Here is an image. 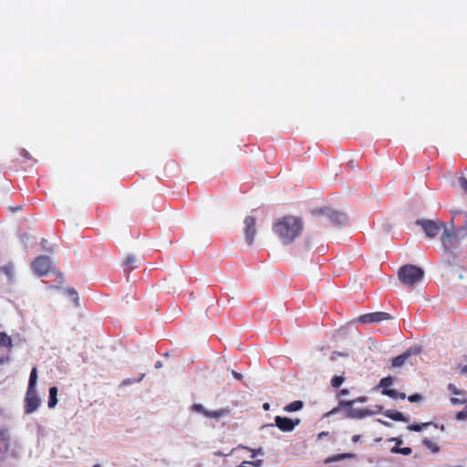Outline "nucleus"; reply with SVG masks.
I'll return each mask as SVG.
<instances>
[{"mask_svg":"<svg viewBox=\"0 0 467 467\" xmlns=\"http://www.w3.org/2000/svg\"><path fill=\"white\" fill-rule=\"evenodd\" d=\"M459 185L462 191L467 193V179L465 177L459 178Z\"/></svg>","mask_w":467,"mask_h":467,"instance_id":"obj_27","label":"nucleus"},{"mask_svg":"<svg viewBox=\"0 0 467 467\" xmlns=\"http://www.w3.org/2000/svg\"><path fill=\"white\" fill-rule=\"evenodd\" d=\"M313 215H324L335 225H343L348 222L345 213H339L329 208L316 209L312 212Z\"/></svg>","mask_w":467,"mask_h":467,"instance_id":"obj_5","label":"nucleus"},{"mask_svg":"<svg viewBox=\"0 0 467 467\" xmlns=\"http://www.w3.org/2000/svg\"><path fill=\"white\" fill-rule=\"evenodd\" d=\"M384 415L393 420H396V421H403V422H408L409 421V419L406 418L403 413L400 412V411H397V410H388L384 412Z\"/></svg>","mask_w":467,"mask_h":467,"instance_id":"obj_13","label":"nucleus"},{"mask_svg":"<svg viewBox=\"0 0 467 467\" xmlns=\"http://www.w3.org/2000/svg\"><path fill=\"white\" fill-rule=\"evenodd\" d=\"M358 400H359V401H364V400H365V398L359 399Z\"/></svg>","mask_w":467,"mask_h":467,"instance_id":"obj_44","label":"nucleus"},{"mask_svg":"<svg viewBox=\"0 0 467 467\" xmlns=\"http://www.w3.org/2000/svg\"><path fill=\"white\" fill-rule=\"evenodd\" d=\"M67 294L74 297L75 300H78V293L75 289L69 288L67 289Z\"/></svg>","mask_w":467,"mask_h":467,"instance_id":"obj_32","label":"nucleus"},{"mask_svg":"<svg viewBox=\"0 0 467 467\" xmlns=\"http://www.w3.org/2000/svg\"><path fill=\"white\" fill-rule=\"evenodd\" d=\"M393 381L394 379L390 376L383 378L380 379L379 387L382 388L383 389H389V387L393 384Z\"/></svg>","mask_w":467,"mask_h":467,"instance_id":"obj_21","label":"nucleus"},{"mask_svg":"<svg viewBox=\"0 0 467 467\" xmlns=\"http://www.w3.org/2000/svg\"><path fill=\"white\" fill-rule=\"evenodd\" d=\"M359 440H360V435L356 434V435L352 436V441L353 442H358Z\"/></svg>","mask_w":467,"mask_h":467,"instance_id":"obj_38","label":"nucleus"},{"mask_svg":"<svg viewBox=\"0 0 467 467\" xmlns=\"http://www.w3.org/2000/svg\"><path fill=\"white\" fill-rule=\"evenodd\" d=\"M0 347L6 348L9 350L13 348L12 338L5 332H0Z\"/></svg>","mask_w":467,"mask_h":467,"instance_id":"obj_15","label":"nucleus"},{"mask_svg":"<svg viewBox=\"0 0 467 467\" xmlns=\"http://www.w3.org/2000/svg\"><path fill=\"white\" fill-rule=\"evenodd\" d=\"M459 234H462V237H467V214H466V220L464 222V224L459 228Z\"/></svg>","mask_w":467,"mask_h":467,"instance_id":"obj_28","label":"nucleus"},{"mask_svg":"<svg viewBox=\"0 0 467 467\" xmlns=\"http://www.w3.org/2000/svg\"><path fill=\"white\" fill-rule=\"evenodd\" d=\"M31 267L37 275H46L52 268L51 260L46 255L38 256L32 262Z\"/></svg>","mask_w":467,"mask_h":467,"instance_id":"obj_8","label":"nucleus"},{"mask_svg":"<svg viewBox=\"0 0 467 467\" xmlns=\"http://www.w3.org/2000/svg\"><path fill=\"white\" fill-rule=\"evenodd\" d=\"M36 380L37 370L36 368H33L30 372L28 387L25 398L24 410L26 414H31L35 412L41 403L36 389Z\"/></svg>","mask_w":467,"mask_h":467,"instance_id":"obj_2","label":"nucleus"},{"mask_svg":"<svg viewBox=\"0 0 467 467\" xmlns=\"http://www.w3.org/2000/svg\"><path fill=\"white\" fill-rule=\"evenodd\" d=\"M9 441L8 434L5 430H0V443L7 444Z\"/></svg>","mask_w":467,"mask_h":467,"instance_id":"obj_25","label":"nucleus"},{"mask_svg":"<svg viewBox=\"0 0 467 467\" xmlns=\"http://www.w3.org/2000/svg\"><path fill=\"white\" fill-rule=\"evenodd\" d=\"M345 378L342 376H334L331 379V386L333 388H339L341 384L344 382Z\"/></svg>","mask_w":467,"mask_h":467,"instance_id":"obj_24","label":"nucleus"},{"mask_svg":"<svg viewBox=\"0 0 467 467\" xmlns=\"http://www.w3.org/2000/svg\"><path fill=\"white\" fill-rule=\"evenodd\" d=\"M319 436H325V432L319 433Z\"/></svg>","mask_w":467,"mask_h":467,"instance_id":"obj_46","label":"nucleus"},{"mask_svg":"<svg viewBox=\"0 0 467 467\" xmlns=\"http://www.w3.org/2000/svg\"><path fill=\"white\" fill-rule=\"evenodd\" d=\"M137 258L134 256V255H129L127 256V258L125 259V262H124V265L126 266H130L128 271L130 272L131 270L135 269L138 267L137 265H135L137 263Z\"/></svg>","mask_w":467,"mask_h":467,"instance_id":"obj_19","label":"nucleus"},{"mask_svg":"<svg viewBox=\"0 0 467 467\" xmlns=\"http://www.w3.org/2000/svg\"><path fill=\"white\" fill-rule=\"evenodd\" d=\"M232 375L234 377V379H236L237 380H241L243 379V376L241 373L235 371V370H233L232 371Z\"/></svg>","mask_w":467,"mask_h":467,"instance_id":"obj_33","label":"nucleus"},{"mask_svg":"<svg viewBox=\"0 0 467 467\" xmlns=\"http://www.w3.org/2000/svg\"><path fill=\"white\" fill-rule=\"evenodd\" d=\"M462 373H467V366L462 368Z\"/></svg>","mask_w":467,"mask_h":467,"instance_id":"obj_42","label":"nucleus"},{"mask_svg":"<svg viewBox=\"0 0 467 467\" xmlns=\"http://www.w3.org/2000/svg\"><path fill=\"white\" fill-rule=\"evenodd\" d=\"M432 422H424V423H412L407 426V429L411 431H420L423 430V428L428 427L431 425Z\"/></svg>","mask_w":467,"mask_h":467,"instance_id":"obj_20","label":"nucleus"},{"mask_svg":"<svg viewBox=\"0 0 467 467\" xmlns=\"http://www.w3.org/2000/svg\"><path fill=\"white\" fill-rule=\"evenodd\" d=\"M409 401L410 402H418L422 400L421 395L415 393L408 397Z\"/></svg>","mask_w":467,"mask_h":467,"instance_id":"obj_29","label":"nucleus"},{"mask_svg":"<svg viewBox=\"0 0 467 467\" xmlns=\"http://www.w3.org/2000/svg\"><path fill=\"white\" fill-rule=\"evenodd\" d=\"M275 421L276 427L285 432L292 431L300 423L299 419L291 420L282 416H275Z\"/></svg>","mask_w":467,"mask_h":467,"instance_id":"obj_11","label":"nucleus"},{"mask_svg":"<svg viewBox=\"0 0 467 467\" xmlns=\"http://www.w3.org/2000/svg\"><path fill=\"white\" fill-rule=\"evenodd\" d=\"M381 393L385 396H388L389 398H392V399H401V400H404L406 398V395L405 393L403 392H399L398 390L396 389H382Z\"/></svg>","mask_w":467,"mask_h":467,"instance_id":"obj_16","label":"nucleus"},{"mask_svg":"<svg viewBox=\"0 0 467 467\" xmlns=\"http://www.w3.org/2000/svg\"><path fill=\"white\" fill-rule=\"evenodd\" d=\"M192 410L197 412H202L204 415V412L207 411L202 404H194L192 407Z\"/></svg>","mask_w":467,"mask_h":467,"instance_id":"obj_31","label":"nucleus"},{"mask_svg":"<svg viewBox=\"0 0 467 467\" xmlns=\"http://www.w3.org/2000/svg\"><path fill=\"white\" fill-rule=\"evenodd\" d=\"M93 467H100L99 464H95Z\"/></svg>","mask_w":467,"mask_h":467,"instance_id":"obj_47","label":"nucleus"},{"mask_svg":"<svg viewBox=\"0 0 467 467\" xmlns=\"http://www.w3.org/2000/svg\"><path fill=\"white\" fill-rule=\"evenodd\" d=\"M263 409H264L265 410H268L270 409V405H269V403H264V404H263Z\"/></svg>","mask_w":467,"mask_h":467,"instance_id":"obj_39","label":"nucleus"},{"mask_svg":"<svg viewBox=\"0 0 467 467\" xmlns=\"http://www.w3.org/2000/svg\"><path fill=\"white\" fill-rule=\"evenodd\" d=\"M304 406V403L303 401L301 400H295L289 404H287L284 410L287 412H293V411H297L299 410H301Z\"/></svg>","mask_w":467,"mask_h":467,"instance_id":"obj_17","label":"nucleus"},{"mask_svg":"<svg viewBox=\"0 0 467 467\" xmlns=\"http://www.w3.org/2000/svg\"><path fill=\"white\" fill-rule=\"evenodd\" d=\"M423 444L434 453L440 451V447L428 438L423 440Z\"/></svg>","mask_w":467,"mask_h":467,"instance_id":"obj_22","label":"nucleus"},{"mask_svg":"<svg viewBox=\"0 0 467 467\" xmlns=\"http://www.w3.org/2000/svg\"><path fill=\"white\" fill-rule=\"evenodd\" d=\"M226 413V410H215V411H205L204 412V416L208 417V418H220L222 417L223 415H224Z\"/></svg>","mask_w":467,"mask_h":467,"instance_id":"obj_23","label":"nucleus"},{"mask_svg":"<svg viewBox=\"0 0 467 467\" xmlns=\"http://www.w3.org/2000/svg\"><path fill=\"white\" fill-rule=\"evenodd\" d=\"M57 387H51L49 389V400H48V407L54 408L57 403Z\"/></svg>","mask_w":467,"mask_h":467,"instance_id":"obj_18","label":"nucleus"},{"mask_svg":"<svg viewBox=\"0 0 467 467\" xmlns=\"http://www.w3.org/2000/svg\"><path fill=\"white\" fill-rule=\"evenodd\" d=\"M272 229L282 244L288 245L300 237L304 231V223L297 216L285 215L275 220Z\"/></svg>","mask_w":467,"mask_h":467,"instance_id":"obj_1","label":"nucleus"},{"mask_svg":"<svg viewBox=\"0 0 467 467\" xmlns=\"http://www.w3.org/2000/svg\"><path fill=\"white\" fill-rule=\"evenodd\" d=\"M392 319L391 315L386 312H373L364 314L358 317V321L363 324L379 323L382 321Z\"/></svg>","mask_w":467,"mask_h":467,"instance_id":"obj_10","label":"nucleus"},{"mask_svg":"<svg viewBox=\"0 0 467 467\" xmlns=\"http://www.w3.org/2000/svg\"><path fill=\"white\" fill-rule=\"evenodd\" d=\"M347 457H348V454H338V455L335 456V457L333 458V460H341V459H345V458H347Z\"/></svg>","mask_w":467,"mask_h":467,"instance_id":"obj_35","label":"nucleus"},{"mask_svg":"<svg viewBox=\"0 0 467 467\" xmlns=\"http://www.w3.org/2000/svg\"><path fill=\"white\" fill-rule=\"evenodd\" d=\"M319 436H325V432L319 433Z\"/></svg>","mask_w":467,"mask_h":467,"instance_id":"obj_45","label":"nucleus"},{"mask_svg":"<svg viewBox=\"0 0 467 467\" xmlns=\"http://www.w3.org/2000/svg\"><path fill=\"white\" fill-rule=\"evenodd\" d=\"M338 410V408H334L332 410L329 411L328 414H335Z\"/></svg>","mask_w":467,"mask_h":467,"instance_id":"obj_41","label":"nucleus"},{"mask_svg":"<svg viewBox=\"0 0 467 467\" xmlns=\"http://www.w3.org/2000/svg\"><path fill=\"white\" fill-rule=\"evenodd\" d=\"M456 419L458 420H464L467 419V409L466 410H463L462 411H459L457 414H456Z\"/></svg>","mask_w":467,"mask_h":467,"instance_id":"obj_30","label":"nucleus"},{"mask_svg":"<svg viewBox=\"0 0 467 467\" xmlns=\"http://www.w3.org/2000/svg\"><path fill=\"white\" fill-rule=\"evenodd\" d=\"M356 402V400H340L338 403L339 408L348 407V410L346 413L348 418L350 419H363L368 416L373 415V411L368 409H355L352 408V405Z\"/></svg>","mask_w":467,"mask_h":467,"instance_id":"obj_7","label":"nucleus"},{"mask_svg":"<svg viewBox=\"0 0 467 467\" xmlns=\"http://www.w3.org/2000/svg\"><path fill=\"white\" fill-rule=\"evenodd\" d=\"M3 270L6 273V274H9V268L8 267H4Z\"/></svg>","mask_w":467,"mask_h":467,"instance_id":"obj_43","label":"nucleus"},{"mask_svg":"<svg viewBox=\"0 0 467 467\" xmlns=\"http://www.w3.org/2000/svg\"><path fill=\"white\" fill-rule=\"evenodd\" d=\"M417 224L420 225L426 234V235L430 238H434L438 236V234L446 228V225L440 222L439 220H418Z\"/></svg>","mask_w":467,"mask_h":467,"instance_id":"obj_4","label":"nucleus"},{"mask_svg":"<svg viewBox=\"0 0 467 467\" xmlns=\"http://www.w3.org/2000/svg\"><path fill=\"white\" fill-rule=\"evenodd\" d=\"M448 389L453 395H460L463 393V391L459 390L457 387L451 383L448 385Z\"/></svg>","mask_w":467,"mask_h":467,"instance_id":"obj_26","label":"nucleus"},{"mask_svg":"<svg viewBox=\"0 0 467 467\" xmlns=\"http://www.w3.org/2000/svg\"><path fill=\"white\" fill-rule=\"evenodd\" d=\"M410 356V351H406L401 355L397 356L392 359L391 367L392 368H400L404 365L408 358Z\"/></svg>","mask_w":467,"mask_h":467,"instance_id":"obj_14","label":"nucleus"},{"mask_svg":"<svg viewBox=\"0 0 467 467\" xmlns=\"http://www.w3.org/2000/svg\"><path fill=\"white\" fill-rule=\"evenodd\" d=\"M391 441L396 442V446L390 450L392 453H400L402 455H410L411 453L412 450L410 447L400 448V445L403 442L401 438H392Z\"/></svg>","mask_w":467,"mask_h":467,"instance_id":"obj_12","label":"nucleus"},{"mask_svg":"<svg viewBox=\"0 0 467 467\" xmlns=\"http://www.w3.org/2000/svg\"><path fill=\"white\" fill-rule=\"evenodd\" d=\"M348 390L344 389H341L339 392H338V396H345V395H348Z\"/></svg>","mask_w":467,"mask_h":467,"instance_id":"obj_37","label":"nucleus"},{"mask_svg":"<svg viewBox=\"0 0 467 467\" xmlns=\"http://www.w3.org/2000/svg\"><path fill=\"white\" fill-rule=\"evenodd\" d=\"M424 271L413 265H406L400 268L398 272L399 280L407 286H412L421 281Z\"/></svg>","mask_w":467,"mask_h":467,"instance_id":"obj_3","label":"nucleus"},{"mask_svg":"<svg viewBox=\"0 0 467 467\" xmlns=\"http://www.w3.org/2000/svg\"><path fill=\"white\" fill-rule=\"evenodd\" d=\"M162 364H161V361L158 360L156 363H155V368H161Z\"/></svg>","mask_w":467,"mask_h":467,"instance_id":"obj_40","label":"nucleus"},{"mask_svg":"<svg viewBox=\"0 0 467 467\" xmlns=\"http://www.w3.org/2000/svg\"><path fill=\"white\" fill-rule=\"evenodd\" d=\"M244 234L245 242L248 245H252L254 242L256 234V218L254 216H246L244 220Z\"/></svg>","mask_w":467,"mask_h":467,"instance_id":"obj_9","label":"nucleus"},{"mask_svg":"<svg viewBox=\"0 0 467 467\" xmlns=\"http://www.w3.org/2000/svg\"><path fill=\"white\" fill-rule=\"evenodd\" d=\"M462 238V234H459V228L452 233H450L447 228H444L441 241L445 251L452 252V249L458 246L460 240Z\"/></svg>","mask_w":467,"mask_h":467,"instance_id":"obj_6","label":"nucleus"},{"mask_svg":"<svg viewBox=\"0 0 467 467\" xmlns=\"http://www.w3.org/2000/svg\"><path fill=\"white\" fill-rule=\"evenodd\" d=\"M21 155L27 159L30 158L29 153L24 149L21 150Z\"/></svg>","mask_w":467,"mask_h":467,"instance_id":"obj_36","label":"nucleus"},{"mask_svg":"<svg viewBox=\"0 0 467 467\" xmlns=\"http://www.w3.org/2000/svg\"><path fill=\"white\" fill-rule=\"evenodd\" d=\"M451 403H453V404H462V403H464V402H465L464 400H459V399H457V398H451Z\"/></svg>","mask_w":467,"mask_h":467,"instance_id":"obj_34","label":"nucleus"}]
</instances>
